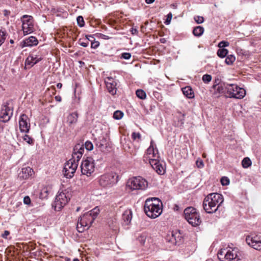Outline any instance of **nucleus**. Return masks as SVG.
<instances>
[{"mask_svg": "<svg viewBox=\"0 0 261 261\" xmlns=\"http://www.w3.org/2000/svg\"><path fill=\"white\" fill-rule=\"evenodd\" d=\"M223 201V197L221 194L217 193L209 194L203 200V209L208 214L215 213Z\"/></svg>", "mask_w": 261, "mask_h": 261, "instance_id": "f257e3e1", "label": "nucleus"}, {"mask_svg": "<svg viewBox=\"0 0 261 261\" xmlns=\"http://www.w3.org/2000/svg\"><path fill=\"white\" fill-rule=\"evenodd\" d=\"M144 209L145 214L148 217L154 219L162 214L163 204L159 198H148L145 202Z\"/></svg>", "mask_w": 261, "mask_h": 261, "instance_id": "f03ea898", "label": "nucleus"}, {"mask_svg": "<svg viewBox=\"0 0 261 261\" xmlns=\"http://www.w3.org/2000/svg\"><path fill=\"white\" fill-rule=\"evenodd\" d=\"M99 213V208L98 207H95L79 218L76 226L77 231L80 232H82L85 230L88 229Z\"/></svg>", "mask_w": 261, "mask_h": 261, "instance_id": "7ed1b4c3", "label": "nucleus"}, {"mask_svg": "<svg viewBox=\"0 0 261 261\" xmlns=\"http://www.w3.org/2000/svg\"><path fill=\"white\" fill-rule=\"evenodd\" d=\"M218 257L221 261H239L242 259V254L238 248L221 249L218 252Z\"/></svg>", "mask_w": 261, "mask_h": 261, "instance_id": "20e7f679", "label": "nucleus"}, {"mask_svg": "<svg viewBox=\"0 0 261 261\" xmlns=\"http://www.w3.org/2000/svg\"><path fill=\"white\" fill-rule=\"evenodd\" d=\"M184 215L186 220L193 226L200 225L201 220L199 213L192 207H189L184 210Z\"/></svg>", "mask_w": 261, "mask_h": 261, "instance_id": "39448f33", "label": "nucleus"}, {"mask_svg": "<svg viewBox=\"0 0 261 261\" xmlns=\"http://www.w3.org/2000/svg\"><path fill=\"white\" fill-rule=\"evenodd\" d=\"M227 88L226 95L227 97L241 99L246 95L245 90L236 84H227Z\"/></svg>", "mask_w": 261, "mask_h": 261, "instance_id": "423d86ee", "label": "nucleus"}, {"mask_svg": "<svg viewBox=\"0 0 261 261\" xmlns=\"http://www.w3.org/2000/svg\"><path fill=\"white\" fill-rule=\"evenodd\" d=\"M69 199V194L66 190H60L55 198V210L57 211H60L68 203Z\"/></svg>", "mask_w": 261, "mask_h": 261, "instance_id": "0eeeda50", "label": "nucleus"}, {"mask_svg": "<svg viewBox=\"0 0 261 261\" xmlns=\"http://www.w3.org/2000/svg\"><path fill=\"white\" fill-rule=\"evenodd\" d=\"M159 158L158 150L153 141L151 140L150 146L146 150V153L144 156V160L145 162H149V164H155L156 163V160H159Z\"/></svg>", "mask_w": 261, "mask_h": 261, "instance_id": "6e6552de", "label": "nucleus"}, {"mask_svg": "<svg viewBox=\"0 0 261 261\" xmlns=\"http://www.w3.org/2000/svg\"><path fill=\"white\" fill-rule=\"evenodd\" d=\"M127 186L133 190H145L148 187V182L141 176L134 177L128 180Z\"/></svg>", "mask_w": 261, "mask_h": 261, "instance_id": "1a4fd4ad", "label": "nucleus"}, {"mask_svg": "<svg viewBox=\"0 0 261 261\" xmlns=\"http://www.w3.org/2000/svg\"><path fill=\"white\" fill-rule=\"evenodd\" d=\"M82 174L90 176L95 170L94 160L91 157L84 158L81 165Z\"/></svg>", "mask_w": 261, "mask_h": 261, "instance_id": "9d476101", "label": "nucleus"}, {"mask_svg": "<svg viewBox=\"0 0 261 261\" xmlns=\"http://www.w3.org/2000/svg\"><path fill=\"white\" fill-rule=\"evenodd\" d=\"M78 166V161L71 158L64 165L63 172L65 177L72 178Z\"/></svg>", "mask_w": 261, "mask_h": 261, "instance_id": "9b49d317", "label": "nucleus"}, {"mask_svg": "<svg viewBox=\"0 0 261 261\" xmlns=\"http://www.w3.org/2000/svg\"><path fill=\"white\" fill-rule=\"evenodd\" d=\"M118 177L117 174L114 172L103 174L99 178V184L103 187L111 186L117 182Z\"/></svg>", "mask_w": 261, "mask_h": 261, "instance_id": "f8f14e48", "label": "nucleus"}, {"mask_svg": "<svg viewBox=\"0 0 261 261\" xmlns=\"http://www.w3.org/2000/svg\"><path fill=\"white\" fill-rule=\"evenodd\" d=\"M247 244L254 249L261 250V236H247L246 238Z\"/></svg>", "mask_w": 261, "mask_h": 261, "instance_id": "ddd939ff", "label": "nucleus"}, {"mask_svg": "<svg viewBox=\"0 0 261 261\" xmlns=\"http://www.w3.org/2000/svg\"><path fill=\"white\" fill-rule=\"evenodd\" d=\"M20 130L23 133H28L30 128V120L25 114L20 116L19 120Z\"/></svg>", "mask_w": 261, "mask_h": 261, "instance_id": "4468645a", "label": "nucleus"}, {"mask_svg": "<svg viewBox=\"0 0 261 261\" xmlns=\"http://www.w3.org/2000/svg\"><path fill=\"white\" fill-rule=\"evenodd\" d=\"M12 110L7 106L2 107L0 112V120L6 122L9 121L12 115Z\"/></svg>", "mask_w": 261, "mask_h": 261, "instance_id": "2eb2a0df", "label": "nucleus"}, {"mask_svg": "<svg viewBox=\"0 0 261 261\" xmlns=\"http://www.w3.org/2000/svg\"><path fill=\"white\" fill-rule=\"evenodd\" d=\"M213 88L214 90V94L216 96L219 97L222 94H224L226 96L227 88V85L225 83H218L214 85Z\"/></svg>", "mask_w": 261, "mask_h": 261, "instance_id": "dca6fc26", "label": "nucleus"}, {"mask_svg": "<svg viewBox=\"0 0 261 261\" xmlns=\"http://www.w3.org/2000/svg\"><path fill=\"white\" fill-rule=\"evenodd\" d=\"M84 152V145L80 144H76L73 148L72 158L79 162L82 158Z\"/></svg>", "mask_w": 261, "mask_h": 261, "instance_id": "f3484780", "label": "nucleus"}, {"mask_svg": "<svg viewBox=\"0 0 261 261\" xmlns=\"http://www.w3.org/2000/svg\"><path fill=\"white\" fill-rule=\"evenodd\" d=\"M42 59V58L41 56L33 54L30 55L25 60V66H28L29 68L32 67Z\"/></svg>", "mask_w": 261, "mask_h": 261, "instance_id": "a211bd4d", "label": "nucleus"}, {"mask_svg": "<svg viewBox=\"0 0 261 261\" xmlns=\"http://www.w3.org/2000/svg\"><path fill=\"white\" fill-rule=\"evenodd\" d=\"M79 114L77 112L70 113L67 117V123L70 128H73L78 120Z\"/></svg>", "mask_w": 261, "mask_h": 261, "instance_id": "6ab92c4d", "label": "nucleus"}, {"mask_svg": "<svg viewBox=\"0 0 261 261\" xmlns=\"http://www.w3.org/2000/svg\"><path fill=\"white\" fill-rule=\"evenodd\" d=\"M38 44V41L35 37L30 36L25 39L21 42V46L22 48L25 47H32L36 46Z\"/></svg>", "mask_w": 261, "mask_h": 261, "instance_id": "aec40b11", "label": "nucleus"}, {"mask_svg": "<svg viewBox=\"0 0 261 261\" xmlns=\"http://www.w3.org/2000/svg\"><path fill=\"white\" fill-rule=\"evenodd\" d=\"M33 173L34 171L31 168L29 167H23L21 169V170L19 172L18 176L20 178L27 179L30 176H32Z\"/></svg>", "mask_w": 261, "mask_h": 261, "instance_id": "412c9836", "label": "nucleus"}, {"mask_svg": "<svg viewBox=\"0 0 261 261\" xmlns=\"http://www.w3.org/2000/svg\"><path fill=\"white\" fill-rule=\"evenodd\" d=\"M132 219V211L130 209H126L122 215V220L123 225H127L131 222Z\"/></svg>", "mask_w": 261, "mask_h": 261, "instance_id": "4be33fe9", "label": "nucleus"}, {"mask_svg": "<svg viewBox=\"0 0 261 261\" xmlns=\"http://www.w3.org/2000/svg\"><path fill=\"white\" fill-rule=\"evenodd\" d=\"M96 146L100 151H104L108 147L106 139L104 137L99 138L96 141Z\"/></svg>", "mask_w": 261, "mask_h": 261, "instance_id": "5701e85b", "label": "nucleus"}, {"mask_svg": "<svg viewBox=\"0 0 261 261\" xmlns=\"http://www.w3.org/2000/svg\"><path fill=\"white\" fill-rule=\"evenodd\" d=\"M150 165L159 174L162 175L164 173V168L160 163L159 160H156V163L155 164H150Z\"/></svg>", "mask_w": 261, "mask_h": 261, "instance_id": "b1692460", "label": "nucleus"}, {"mask_svg": "<svg viewBox=\"0 0 261 261\" xmlns=\"http://www.w3.org/2000/svg\"><path fill=\"white\" fill-rule=\"evenodd\" d=\"M22 28L24 35H28L33 32L34 24L33 23L22 24Z\"/></svg>", "mask_w": 261, "mask_h": 261, "instance_id": "393cba45", "label": "nucleus"}, {"mask_svg": "<svg viewBox=\"0 0 261 261\" xmlns=\"http://www.w3.org/2000/svg\"><path fill=\"white\" fill-rule=\"evenodd\" d=\"M183 94L188 98H192L194 96V92L190 86H187L182 88Z\"/></svg>", "mask_w": 261, "mask_h": 261, "instance_id": "a878e982", "label": "nucleus"}, {"mask_svg": "<svg viewBox=\"0 0 261 261\" xmlns=\"http://www.w3.org/2000/svg\"><path fill=\"white\" fill-rule=\"evenodd\" d=\"M108 92L112 95H114L116 93L117 88L116 83H105Z\"/></svg>", "mask_w": 261, "mask_h": 261, "instance_id": "bb28decb", "label": "nucleus"}, {"mask_svg": "<svg viewBox=\"0 0 261 261\" xmlns=\"http://www.w3.org/2000/svg\"><path fill=\"white\" fill-rule=\"evenodd\" d=\"M204 32V29L201 26H197L193 30V34L194 36L199 37L201 36Z\"/></svg>", "mask_w": 261, "mask_h": 261, "instance_id": "cd10ccee", "label": "nucleus"}, {"mask_svg": "<svg viewBox=\"0 0 261 261\" xmlns=\"http://www.w3.org/2000/svg\"><path fill=\"white\" fill-rule=\"evenodd\" d=\"M21 19L22 24L33 23V18L31 16L24 15Z\"/></svg>", "mask_w": 261, "mask_h": 261, "instance_id": "c85d7f7f", "label": "nucleus"}, {"mask_svg": "<svg viewBox=\"0 0 261 261\" xmlns=\"http://www.w3.org/2000/svg\"><path fill=\"white\" fill-rule=\"evenodd\" d=\"M228 51L225 48H219L217 51V55L221 58H223L227 55Z\"/></svg>", "mask_w": 261, "mask_h": 261, "instance_id": "c756f323", "label": "nucleus"}, {"mask_svg": "<svg viewBox=\"0 0 261 261\" xmlns=\"http://www.w3.org/2000/svg\"><path fill=\"white\" fill-rule=\"evenodd\" d=\"M136 94L137 96L141 99H144L146 97V93L141 89L137 90L136 92Z\"/></svg>", "mask_w": 261, "mask_h": 261, "instance_id": "7c9ffc66", "label": "nucleus"}, {"mask_svg": "<svg viewBox=\"0 0 261 261\" xmlns=\"http://www.w3.org/2000/svg\"><path fill=\"white\" fill-rule=\"evenodd\" d=\"M177 117L178 119L177 125L178 126H183L185 122V115L181 113H178V115Z\"/></svg>", "mask_w": 261, "mask_h": 261, "instance_id": "2f4dec72", "label": "nucleus"}, {"mask_svg": "<svg viewBox=\"0 0 261 261\" xmlns=\"http://www.w3.org/2000/svg\"><path fill=\"white\" fill-rule=\"evenodd\" d=\"M242 166L247 168L251 165V161L249 158H245L242 162Z\"/></svg>", "mask_w": 261, "mask_h": 261, "instance_id": "473e14b6", "label": "nucleus"}, {"mask_svg": "<svg viewBox=\"0 0 261 261\" xmlns=\"http://www.w3.org/2000/svg\"><path fill=\"white\" fill-rule=\"evenodd\" d=\"M236 60V57L232 55H228L226 59L225 63L227 65H231Z\"/></svg>", "mask_w": 261, "mask_h": 261, "instance_id": "72a5a7b5", "label": "nucleus"}, {"mask_svg": "<svg viewBox=\"0 0 261 261\" xmlns=\"http://www.w3.org/2000/svg\"><path fill=\"white\" fill-rule=\"evenodd\" d=\"M147 238V236L146 234V233H141L138 237V240L139 241V242L141 244H144L145 243V242Z\"/></svg>", "mask_w": 261, "mask_h": 261, "instance_id": "f704fd0d", "label": "nucleus"}, {"mask_svg": "<svg viewBox=\"0 0 261 261\" xmlns=\"http://www.w3.org/2000/svg\"><path fill=\"white\" fill-rule=\"evenodd\" d=\"M123 115L122 112L117 110L114 113L113 118L116 120H120L123 117Z\"/></svg>", "mask_w": 261, "mask_h": 261, "instance_id": "c9c22d12", "label": "nucleus"}, {"mask_svg": "<svg viewBox=\"0 0 261 261\" xmlns=\"http://www.w3.org/2000/svg\"><path fill=\"white\" fill-rule=\"evenodd\" d=\"M6 38V33L5 31L0 30V46L4 43Z\"/></svg>", "mask_w": 261, "mask_h": 261, "instance_id": "e433bc0d", "label": "nucleus"}, {"mask_svg": "<svg viewBox=\"0 0 261 261\" xmlns=\"http://www.w3.org/2000/svg\"><path fill=\"white\" fill-rule=\"evenodd\" d=\"M77 24L80 27H84L85 24V21L83 17L82 16H79L76 18Z\"/></svg>", "mask_w": 261, "mask_h": 261, "instance_id": "4c0bfd02", "label": "nucleus"}, {"mask_svg": "<svg viewBox=\"0 0 261 261\" xmlns=\"http://www.w3.org/2000/svg\"><path fill=\"white\" fill-rule=\"evenodd\" d=\"M85 147L87 150H92L93 148V145L91 142L87 141L85 143Z\"/></svg>", "mask_w": 261, "mask_h": 261, "instance_id": "58836bf2", "label": "nucleus"}, {"mask_svg": "<svg viewBox=\"0 0 261 261\" xmlns=\"http://www.w3.org/2000/svg\"><path fill=\"white\" fill-rule=\"evenodd\" d=\"M23 140L29 144H31L33 143V139L27 135H24Z\"/></svg>", "mask_w": 261, "mask_h": 261, "instance_id": "ea45409f", "label": "nucleus"}, {"mask_svg": "<svg viewBox=\"0 0 261 261\" xmlns=\"http://www.w3.org/2000/svg\"><path fill=\"white\" fill-rule=\"evenodd\" d=\"M194 20L198 24H200L203 22L204 18L200 16H196L194 17Z\"/></svg>", "mask_w": 261, "mask_h": 261, "instance_id": "a19ab883", "label": "nucleus"}, {"mask_svg": "<svg viewBox=\"0 0 261 261\" xmlns=\"http://www.w3.org/2000/svg\"><path fill=\"white\" fill-rule=\"evenodd\" d=\"M221 184L223 186H227L229 184V179L227 177H223L221 179Z\"/></svg>", "mask_w": 261, "mask_h": 261, "instance_id": "79ce46f5", "label": "nucleus"}, {"mask_svg": "<svg viewBox=\"0 0 261 261\" xmlns=\"http://www.w3.org/2000/svg\"><path fill=\"white\" fill-rule=\"evenodd\" d=\"M132 55L129 53H123L121 54L120 58L125 60H128L130 58Z\"/></svg>", "mask_w": 261, "mask_h": 261, "instance_id": "37998d69", "label": "nucleus"}, {"mask_svg": "<svg viewBox=\"0 0 261 261\" xmlns=\"http://www.w3.org/2000/svg\"><path fill=\"white\" fill-rule=\"evenodd\" d=\"M229 43L227 41H222L218 44V47L222 48H224L223 47L228 46L229 45Z\"/></svg>", "mask_w": 261, "mask_h": 261, "instance_id": "c03bdc74", "label": "nucleus"}, {"mask_svg": "<svg viewBox=\"0 0 261 261\" xmlns=\"http://www.w3.org/2000/svg\"><path fill=\"white\" fill-rule=\"evenodd\" d=\"M172 18V14L171 12H170L167 15V18L165 21V23L167 25L170 24V23L171 21Z\"/></svg>", "mask_w": 261, "mask_h": 261, "instance_id": "a18cd8bd", "label": "nucleus"}, {"mask_svg": "<svg viewBox=\"0 0 261 261\" xmlns=\"http://www.w3.org/2000/svg\"><path fill=\"white\" fill-rule=\"evenodd\" d=\"M202 80L203 82H211L212 80V76L210 74H204L202 76Z\"/></svg>", "mask_w": 261, "mask_h": 261, "instance_id": "49530a36", "label": "nucleus"}, {"mask_svg": "<svg viewBox=\"0 0 261 261\" xmlns=\"http://www.w3.org/2000/svg\"><path fill=\"white\" fill-rule=\"evenodd\" d=\"M99 45L98 41H93L91 42V47L93 49L97 48Z\"/></svg>", "mask_w": 261, "mask_h": 261, "instance_id": "de8ad7c7", "label": "nucleus"}, {"mask_svg": "<svg viewBox=\"0 0 261 261\" xmlns=\"http://www.w3.org/2000/svg\"><path fill=\"white\" fill-rule=\"evenodd\" d=\"M23 203L27 205H30L31 202V199L29 196H26L23 198Z\"/></svg>", "mask_w": 261, "mask_h": 261, "instance_id": "09e8293b", "label": "nucleus"}, {"mask_svg": "<svg viewBox=\"0 0 261 261\" xmlns=\"http://www.w3.org/2000/svg\"><path fill=\"white\" fill-rule=\"evenodd\" d=\"M132 138L134 140H136L137 139H140L141 138V134L139 133H133L132 135Z\"/></svg>", "mask_w": 261, "mask_h": 261, "instance_id": "8fccbe9b", "label": "nucleus"}, {"mask_svg": "<svg viewBox=\"0 0 261 261\" xmlns=\"http://www.w3.org/2000/svg\"><path fill=\"white\" fill-rule=\"evenodd\" d=\"M196 165L198 168H202L204 166V164H203V161L202 160H197L196 161Z\"/></svg>", "mask_w": 261, "mask_h": 261, "instance_id": "3c124183", "label": "nucleus"}, {"mask_svg": "<svg viewBox=\"0 0 261 261\" xmlns=\"http://www.w3.org/2000/svg\"><path fill=\"white\" fill-rule=\"evenodd\" d=\"M79 43L81 46L85 47L88 46V45H89L88 40H86V39L85 41H81V40L80 39L79 40Z\"/></svg>", "mask_w": 261, "mask_h": 261, "instance_id": "603ef678", "label": "nucleus"}, {"mask_svg": "<svg viewBox=\"0 0 261 261\" xmlns=\"http://www.w3.org/2000/svg\"><path fill=\"white\" fill-rule=\"evenodd\" d=\"M10 234V232L8 230H5L4 232V233H3L2 234V237L3 238H5L6 239L7 238V236H9Z\"/></svg>", "mask_w": 261, "mask_h": 261, "instance_id": "864d4df0", "label": "nucleus"}, {"mask_svg": "<svg viewBox=\"0 0 261 261\" xmlns=\"http://www.w3.org/2000/svg\"><path fill=\"white\" fill-rule=\"evenodd\" d=\"M92 39H94L92 35L86 36V40H88V42H89V41H90V42L93 41V40H92Z\"/></svg>", "mask_w": 261, "mask_h": 261, "instance_id": "5fc2aeb1", "label": "nucleus"}, {"mask_svg": "<svg viewBox=\"0 0 261 261\" xmlns=\"http://www.w3.org/2000/svg\"><path fill=\"white\" fill-rule=\"evenodd\" d=\"M10 14V12L7 10H4V15L5 16H8Z\"/></svg>", "mask_w": 261, "mask_h": 261, "instance_id": "6e6d98bb", "label": "nucleus"}, {"mask_svg": "<svg viewBox=\"0 0 261 261\" xmlns=\"http://www.w3.org/2000/svg\"><path fill=\"white\" fill-rule=\"evenodd\" d=\"M154 1L155 0H145V2L147 4H150L153 3Z\"/></svg>", "mask_w": 261, "mask_h": 261, "instance_id": "4d7b16f0", "label": "nucleus"}, {"mask_svg": "<svg viewBox=\"0 0 261 261\" xmlns=\"http://www.w3.org/2000/svg\"><path fill=\"white\" fill-rule=\"evenodd\" d=\"M131 31L133 34H135L138 32V30L136 29H132Z\"/></svg>", "mask_w": 261, "mask_h": 261, "instance_id": "13d9d810", "label": "nucleus"}, {"mask_svg": "<svg viewBox=\"0 0 261 261\" xmlns=\"http://www.w3.org/2000/svg\"><path fill=\"white\" fill-rule=\"evenodd\" d=\"M62 86V84L61 83H58L57 85V87L58 88H60V89L61 88Z\"/></svg>", "mask_w": 261, "mask_h": 261, "instance_id": "bf43d9fd", "label": "nucleus"}, {"mask_svg": "<svg viewBox=\"0 0 261 261\" xmlns=\"http://www.w3.org/2000/svg\"><path fill=\"white\" fill-rule=\"evenodd\" d=\"M103 38L105 39H109L110 38V37L108 36H106V35H103Z\"/></svg>", "mask_w": 261, "mask_h": 261, "instance_id": "052dcab7", "label": "nucleus"}, {"mask_svg": "<svg viewBox=\"0 0 261 261\" xmlns=\"http://www.w3.org/2000/svg\"><path fill=\"white\" fill-rule=\"evenodd\" d=\"M56 99L58 101H61V98L60 97L58 98V97H56Z\"/></svg>", "mask_w": 261, "mask_h": 261, "instance_id": "680f3d73", "label": "nucleus"}, {"mask_svg": "<svg viewBox=\"0 0 261 261\" xmlns=\"http://www.w3.org/2000/svg\"><path fill=\"white\" fill-rule=\"evenodd\" d=\"M10 43H11V44H13V43H14V40H12V39H11V40H10Z\"/></svg>", "mask_w": 261, "mask_h": 261, "instance_id": "e2e57ef3", "label": "nucleus"}, {"mask_svg": "<svg viewBox=\"0 0 261 261\" xmlns=\"http://www.w3.org/2000/svg\"><path fill=\"white\" fill-rule=\"evenodd\" d=\"M73 261H79L77 259H74Z\"/></svg>", "mask_w": 261, "mask_h": 261, "instance_id": "0e129e2a", "label": "nucleus"}]
</instances>
